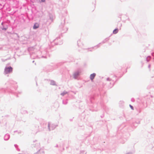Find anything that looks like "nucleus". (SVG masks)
Instances as JSON below:
<instances>
[{"mask_svg": "<svg viewBox=\"0 0 154 154\" xmlns=\"http://www.w3.org/2000/svg\"><path fill=\"white\" fill-rule=\"evenodd\" d=\"M12 68L11 67H6L5 69V72L6 73H9L12 71Z\"/></svg>", "mask_w": 154, "mask_h": 154, "instance_id": "obj_1", "label": "nucleus"}, {"mask_svg": "<svg viewBox=\"0 0 154 154\" xmlns=\"http://www.w3.org/2000/svg\"><path fill=\"white\" fill-rule=\"evenodd\" d=\"M96 76V74L95 73H93L90 75V78L91 80H93L94 79L95 76Z\"/></svg>", "mask_w": 154, "mask_h": 154, "instance_id": "obj_2", "label": "nucleus"}, {"mask_svg": "<svg viewBox=\"0 0 154 154\" xmlns=\"http://www.w3.org/2000/svg\"><path fill=\"white\" fill-rule=\"evenodd\" d=\"M48 127L50 130H51V128H52L51 129L53 130L55 128V126L53 125L49 124Z\"/></svg>", "mask_w": 154, "mask_h": 154, "instance_id": "obj_3", "label": "nucleus"}, {"mask_svg": "<svg viewBox=\"0 0 154 154\" xmlns=\"http://www.w3.org/2000/svg\"><path fill=\"white\" fill-rule=\"evenodd\" d=\"M39 24L37 23H35V24L33 26L34 29H36L39 27Z\"/></svg>", "mask_w": 154, "mask_h": 154, "instance_id": "obj_4", "label": "nucleus"}, {"mask_svg": "<svg viewBox=\"0 0 154 154\" xmlns=\"http://www.w3.org/2000/svg\"><path fill=\"white\" fill-rule=\"evenodd\" d=\"M118 29H116L113 30V33L114 34H116L118 32Z\"/></svg>", "mask_w": 154, "mask_h": 154, "instance_id": "obj_5", "label": "nucleus"}, {"mask_svg": "<svg viewBox=\"0 0 154 154\" xmlns=\"http://www.w3.org/2000/svg\"><path fill=\"white\" fill-rule=\"evenodd\" d=\"M67 92H64L62 93L61 94V95L62 96H64V95L66 94H67Z\"/></svg>", "mask_w": 154, "mask_h": 154, "instance_id": "obj_6", "label": "nucleus"}, {"mask_svg": "<svg viewBox=\"0 0 154 154\" xmlns=\"http://www.w3.org/2000/svg\"><path fill=\"white\" fill-rule=\"evenodd\" d=\"M129 106L130 107V108H131V109H132V110H133L134 109V108H133V107L131 105H129Z\"/></svg>", "mask_w": 154, "mask_h": 154, "instance_id": "obj_7", "label": "nucleus"}, {"mask_svg": "<svg viewBox=\"0 0 154 154\" xmlns=\"http://www.w3.org/2000/svg\"><path fill=\"white\" fill-rule=\"evenodd\" d=\"M42 2H44L45 1V0H41Z\"/></svg>", "mask_w": 154, "mask_h": 154, "instance_id": "obj_8", "label": "nucleus"}]
</instances>
